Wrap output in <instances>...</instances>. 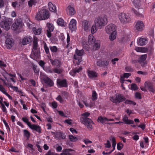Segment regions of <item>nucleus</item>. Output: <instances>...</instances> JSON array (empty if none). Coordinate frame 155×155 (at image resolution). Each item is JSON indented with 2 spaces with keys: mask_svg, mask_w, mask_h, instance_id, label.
<instances>
[{
  "mask_svg": "<svg viewBox=\"0 0 155 155\" xmlns=\"http://www.w3.org/2000/svg\"><path fill=\"white\" fill-rule=\"evenodd\" d=\"M89 21H88L84 20L83 22L82 26L85 31H87L90 28V25H88Z\"/></svg>",
  "mask_w": 155,
  "mask_h": 155,
  "instance_id": "26",
  "label": "nucleus"
},
{
  "mask_svg": "<svg viewBox=\"0 0 155 155\" xmlns=\"http://www.w3.org/2000/svg\"><path fill=\"white\" fill-rule=\"evenodd\" d=\"M35 1L34 0H30L28 2V4L29 7H31L33 5H35Z\"/></svg>",
  "mask_w": 155,
  "mask_h": 155,
  "instance_id": "52",
  "label": "nucleus"
},
{
  "mask_svg": "<svg viewBox=\"0 0 155 155\" xmlns=\"http://www.w3.org/2000/svg\"><path fill=\"white\" fill-rule=\"evenodd\" d=\"M125 70L127 72H131L133 71V69L130 66H126L125 67Z\"/></svg>",
  "mask_w": 155,
  "mask_h": 155,
  "instance_id": "54",
  "label": "nucleus"
},
{
  "mask_svg": "<svg viewBox=\"0 0 155 155\" xmlns=\"http://www.w3.org/2000/svg\"><path fill=\"white\" fill-rule=\"evenodd\" d=\"M105 30L107 33L110 34L114 31H116V26L113 24H110L106 27Z\"/></svg>",
  "mask_w": 155,
  "mask_h": 155,
  "instance_id": "9",
  "label": "nucleus"
},
{
  "mask_svg": "<svg viewBox=\"0 0 155 155\" xmlns=\"http://www.w3.org/2000/svg\"><path fill=\"white\" fill-rule=\"evenodd\" d=\"M6 44V47L8 49H10L14 45V41L13 39L12 38H6L5 41Z\"/></svg>",
  "mask_w": 155,
  "mask_h": 155,
  "instance_id": "14",
  "label": "nucleus"
},
{
  "mask_svg": "<svg viewBox=\"0 0 155 155\" xmlns=\"http://www.w3.org/2000/svg\"><path fill=\"white\" fill-rule=\"evenodd\" d=\"M147 43V40L145 38H140L138 42V44L140 46H143L146 45Z\"/></svg>",
  "mask_w": 155,
  "mask_h": 155,
  "instance_id": "27",
  "label": "nucleus"
},
{
  "mask_svg": "<svg viewBox=\"0 0 155 155\" xmlns=\"http://www.w3.org/2000/svg\"><path fill=\"white\" fill-rule=\"evenodd\" d=\"M54 137L55 138L60 140L61 139H65L66 136L63 132L58 131L56 132V135Z\"/></svg>",
  "mask_w": 155,
  "mask_h": 155,
  "instance_id": "18",
  "label": "nucleus"
},
{
  "mask_svg": "<svg viewBox=\"0 0 155 155\" xmlns=\"http://www.w3.org/2000/svg\"><path fill=\"white\" fill-rule=\"evenodd\" d=\"M122 120L125 124H133L134 123V121L131 120H129L128 117L126 115L124 116Z\"/></svg>",
  "mask_w": 155,
  "mask_h": 155,
  "instance_id": "24",
  "label": "nucleus"
},
{
  "mask_svg": "<svg viewBox=\"0 0 155 155\" xmlns=\"http://www.w3.org/2000/svg\"><path fill=\"white\" fill-rule=\"evenodd\" d=\"M49 48L52 53H56L58 51V48L56 46H50Z\"/></svg>",
  "mask_w": 155,
  "mask_h": 155,
  "instance_id": "45",
  "label": "nucleus"
},
{
  "mask_svg": "<svg viewBox=\"0 0 155 155\" xmlns=\"http://www.w3.org/2000/svg\"><path fill=\"white\" fill-rule=\"evenodd\" d=\"M29 127L32 130H34L38 132L39 134L41 133V127L38 125L36 124H32L30 125Z\"/></svg>",
  "mask_w": 155,
  "mask_h": 155,
  "instance_id": "22",
  "label": "nucleus"
},
{
  "mask_svg": "<svg viewBox=\"0 0 155 155\" xmlns=\"http://www.w3.org/2000/svg\"><path fill=\"white\" fill-rule=\"evenodd\" d=\"M48 7L49 10L52 12H55L56 11V6L54 5L51 2H49L48 3Z\"/></svg>",
  "mask_w": 155,
  "mask_h": 155,
  "instance_id": "28",
  "label": "nucleus"
},
{
  "mask_svg": "<svg viewBox=\"0 0 155 155\" xmlns=\"http://www.w3.org/2000/svg\"><path fill=\"white\" fill-rule=\"evenodd\" d=\"M0 91L4 94L6 92L5 88L1 85H0Z\"/></svg>",
  "mask_w": 155,
  "mask_h": 155,
  "instance_id": "62",
  "label": "nucleus"
},
{
  "mask_svg": "<svg viewBox=\"0 0 155 155\" xmlns=\"http://www.w3.org/2000/svg\"><path fill=\"white\" fill-rule=\"evenodd\" d=\"M22 120L23 121L26 123L27 125L29 127L30 125H31V124L30 122H29L28 119L26 117H24L22 118Z\"/></svg>",
  "mask_w": 155,
  "mask_h": 155,
  "instance_id": "43",
  "label": "nucleus"
},
{
  "mask_svg": "<svg viewBox=\"0 0 155 155\" xmlns=\"http://www.w3.org/2000/svg\"><path fill=\"white\" fill-rule=\"evenodd\" d=\"M144 25L143 22L141 21H138L136 23L135 28L138 31H141L143 29Z\"/></svg>",
  "mask_w": 155,
  "mask_h": 155,
  "instance_id": "11",
  "label": "nucleus"
},
{
  "mask_svg": "<svg viewBox=\"0 0 155 155\" xmlns=\"http://www.w3.org/2000/svg\"><path fill=\"white\" fill-rule=\"evenodd\" d=\"M97 65L99 67H104L107 66L109 64V61H102L99 60L96 62Z\"/></svg>",
  "mask_w": 155,
  "mask_h": 155,
  "instance_id": "15",
  "label": "nucleus"
},
{
  "mask_svg": "<svg viewBox=\"0 0 155 155\" xmlns=\"http://www.w3.org/2000/svg\"><path fill=\"white\" fill-rule=\"evenodd\" d=\"M87 73L88 76L90 78H96L97 77V73L95 71L88 70Z\"/></svg>",
  "mask_w": 155,
  "mask_h": 155,
  "instance_id": "21",
  "label": "nucleus"
},
{
  "mask_svg": "<svg viewBox=\"0 0 155 155\" xmlns=\"http://www.w3.org/2000/svg\"><path fill=\"white\" fill-rule=\"evenodd\" d=\"M69 28L72 31H74L76 30V21L75 20L72 19L71 20L69 25Z\"/></svg>",
  "mask_w": 155,
  "mask_h": 155,
  "instance_id": "16",
  "label": "nucleus"
},
{
  "mask_svg": "<svg viewBox=\"0 0 155 155\" xmlns=\"http://www.w3.org/2000/svg\"><path fill=\"white\" fill-rule=\"evenodd\" d=\"M118 17L121 22L123 24L129 22L131 21L130 18L124 13L120 14Z\"/></svg>",
  "mask_w": 155,
  "mask_h": 155,
  "instance_id": "6",
  "label": "nucleus"
},
{
  "mask_svg": "<svg viewBox=\"0 0 155 155\" xmlns=\"http://www.w3.org/2000/svg\"><path fill=\"white\" fill-rule=\"evenodd\" d=\"M135 97L137 99H140L142 98L141 94L139 92H136L135 94Z\"/></svg>",
  "mask_w": 155,
  "mask_h": 155,
  "instance_id": "53",
  "label": "nucleus"
},
{
  "mask_svg": "<svg viewBox=\"0 0 155 155\" xmlns=\"http://www.w3.org/2000/svg\"><path fill=\"white\" fill-rule=\"evenodd\" d=\"M58 68L56 67L53 70V72L57 74H60L63 72V70L61 68L58 69Z\"/></svg>",
  "mask_w": 155,
  "mask_h": 155,
  "instance_id": "40",
  "label": "nucleus"
},
{
  "mask_svg": "<svg viewBox=\"0 0 155 155\" xmlns=\"http://www.w3.org/2000/svg\"><path fill=\"white\" fill-rule=\"evenodd\" d=\"M116 98L117 101V104L120 103V102L125 101L126 98L125 96L120 94L116 95Z\"/></svg>",
  "mask_w": 155,
  "mask_h": 155,
  "instance_id": "17",
  "label": "nucleus"
},
{
  "mask_svg": "<svg viewBox=\"0 0 155 155\" xmlns=\"http://www.w3.org/2000/svg\"><path fill=\"white\" fill-rule=\"evenodd\" d=\"M57 85L58 87H67L68 82L66 79L58 78L57 79Z\"/></svg>",
  "mask_w": 155,
  "mask_h": 155,
  "instance_id": "7",
  "label": "nucleus"
},
{
  "mask_svg": "<svg viewBox=\"0 0 155 155\" xmlns=\"http://www.w3.org/2000/svg\"><path fill=\"white\" fill-rule=\"evenodd\" d=\"M48 58L50 60V62L53 66L56 68H59L61 65V61L58 59L52 60L51 58V56H48Z\"/></svg>",
  "mask_w": 155,
  "mask_h": 155,
  "instance_id": "10",
  "label": "nucleus"
},
{
  "mask_svg": "<svg viewBox=\"0 0 155 155\" xmlns=\"http://www.w3.org/2000/svg\"><path fill=\"white\" fill-rule=\"evenodd\" d=\"M131 89L133 90L136 91L137 89V85L135 84H132L131 85Z\"/></svg>",
  "mask_w": 155,
  "mask_h": 155,
  "instance_id": "51",
  "label": "nucleus"
},
{
  "mask_svg": "<svg viewBox=\"0 0 155 155\" xmlns=\"http://www.w3.org/2000/svg\"><path fill=\"white\" fill-rule=\"evenodd\" d=\"M139 10L137 9V11L135 10L134 8H132L131 9V11L132 12L134 13L136 15V16L140 17L143 18V15L141 14L138 11Z\"/></svg>",
  "mask_w": 155,
  "mask_h": 155,
  "instance_id": "34",
  "label": "nucleus"
},
{
  "mask_svg": "<svg viewBox=\"0 0 155 155\" xmlns=\"http://www.w3.org/2000/svg\"><path fill=\"white\" fill-rule=\"evenodd\" d=\"M123 145L122 143L119 142L117 144V148L118 150H121L123 148Z\"/></svg>",
  "mask_w": 155,
  "mask_h": 155,
  "instance_id": "50",
  "label": "nucleus"
},
{
  "mask_svg": "<svg viewBox=\"0 0 155 155\" xmlns=\"http://www.w3.org/2000/svg\"><path fill=\"white\" fill-rule=\"evenodd\" d=\"M107 118L106 117H103L102 116L99 117L97 119V121L98 122H100L101 123L104 124V122L106 121H107Z\"/></svg>",
  "mask_w": 155,
  "mask_h": 155,
  "instance_id": "36",
  "label": "nucleus"
},
{
  "mask_svg": "<svg viewBox=\"0 0 155 155\" xmlns=\"http://www.w3.org/2000/svg\"><path fill=\"white\" fill-rule=\"evenodd\" d=\"M67 14L70 16L74 15L76 12L74 8L71 5H69L66 9Z\"/></svg>",
  "mask_w": 155,
  "mask_h": 155,
  "instance_id": "19",
  "label": "nucleus"
},
{
  "mask_svg": "<svg viewBox=\"0 0 155 155\" xmlns=\"http://www.w3.org/2000/svg\"><path fill=\"white\" fill-rule=\"evenodd\" d=\"M3 121L4 124H5V126L6 128V129H8L9 130V131H10V128L8 124V123L6 122V120H5V119H3Z\"/></svg>",
  "mask_w": 155,
  "mask_h": 155,
  "instance_id": "59",
  "label": "nucleus"
},
{
  "mask_svg": "<svg viewBox=\"0 0 155 155\" xmlns=\"http://www.w3.org/2000/svg\"><path fill=\"white\" fill-rule=\"evenodd\" d=\"M32 38L30 36H26L23 39L22 43L23 45L29 44L31 42Z\"/></svg>",
  "mask_w": 155,
  "mask_h": 155,
  "instance_id": "20",
  "label": "nucleus"
},
{
  "mask_svg": "<svg viewBox=\"0 0 155 155\" xmlns=\"http://www.w3.org/2000/svg\"><path fill=\"white\" fill-rule=\"evenodd\" d=\"M1 22H0V26L2 28H3L6 31H8L10 29V26L13 23L12 19L7 18L5 17H3Z\"/></svg>",
  "mask_w": 155,
  "mask_h": 155,
  "instance_id": "4",
  "label": "nucleus"
},
{
  "mask_svg": "<svg viewBox=\"0 0 155 155\" xmlns=\"http://www.w3.org/2000/svg\"><path fill=\"white\" fill-rule=\"evenodd\" d=\"M39 65L43 69H44L45 67H44V65L45 64V62L44 61L42 60H41L39 62Z\"/></svg>",
  "mask_w": 155,
  "mask_h": 155,
  "instance_id": "58",
  "label": "nucleus"
},
{
  "mask_svg": "<svg viewBox=\"0 0 155 155\" xmlns=\"http://www.w3.org/2000/svg\"><path fill=\"white\" fill-rule=\"evenodd\" d=\"M94 38V37L92 35H89L88 42L90 44H93L95 42V40Z\"/></svg>",
  "mask_w": 155,
  "mask_h": 155,
  "instance_id": "35",
  "label": "nucleus"
},
{
  "mask_svg": "<svg viewBox=\"0 0 155 155\" xmlns=\"http://www.w3.org/2000/svg\"><path fill=\"white\" fill-rule=\"evenodd\" d=\"M131 75V73H125L123 74V77L124 78H128Z\"/></svg>",
  "mask_w": 155,
  "mask_h": 155,
  "instance_id": "61",
  "label": "nucleus"
},
{
  "mask_svg": "<svg viewBox=\"0 0 155 155\" xmlns=\"http://www.w3.org/2000/svg\"><path fill=\"white\" fill-rule=\"evenodd\" d=\"M32 30L34 34L38 35H40L41 34L42 30L41 28H40L37 29L35 27H33Z\"/></svg>",
  "mask_w": 155,
  "mask_h": 155,
  "instance_id": "30",
  "label": "nucleus"
},
{
  "mask_svg": "<svg viewBox=\"0 0 155 155\" xmlns=\"http://www.w3.org/2000/svg\"><path fill=\"white\" fill-rule=\"evenodd\" d=\"M124 103L126 104H128L130 105H136V103L130 100L127 99L124 102Z\"/></svg>",
  "mask_w": 155,
  "mask_h": 155,
  "instance_id": "44",
  "label": "nucleus"
},
{
  "mask_svg": "<svg viewBox=\"0 0 155 155\" xmlns=\"http://www.w3.org/2000/svg\"><path fill=\"white\" fill-rule=\"evenodd\" d=\"M70 140L72 142H76L78 140V138L73 135H70L69 136Z\"/></svg>",
  "mask_w": 155,
  "mask_h": 155,
  "instance_id": "41",
  "label": "nucleus"
},
{
  "mask_svg": "<svg viewBox=\"0 0 155 155\" xmlns=\"http://www.w3.org/2000/svg\"><path fill=\"white\" fill-rule=\"evenodd\" d=\"M42 79L45 83L49 87H52L54 85L53 81L49 78L45 76Z\"/></svg>",
  "mask_w": 155,
  "mask_h": 155,
  "instance_id": "12",
  "label": "nucleus"
},
{
  "mask_svg": "<svg viewBox=\"0 0 155 155\" xmlns=\"http://www.w3.org/2000/svg\"><path fill=\"white\" fill-rule=\"evenodd\" d=\"M56 100L60 101L61 103H62L64 101L62 97L60 95H58V97L56 98Z\"/></svg>",
  "mask_w": 155,
  "mask_h": 155,
  "instance_id": "56",
  "label": "nucleus"
},
{
  "mask_svg": "<svg viewBox=\"0 0 155 155\" xmlns=\"http://www.w3.org/2000/svg\"><path fill=\"white\" fill-rule=\"evenodd\" d=\"M82 69V67H80L78 68H76L70 71V74L72 76H74L77 73H79Z\"/></svg>",
  "mask_w": 155,
  "mask_h": 155,
  "instance_id": "23",
  "label": "nucleus"
},
{
  "mask_svg": "<svg viewBox=\"0 0 155 155\" xmlns=\"http://www.w3.org/2000/svg\"><path fill=\"white\" fill-rule=\"evenodd\" d=\"M44 48L46 53L47 54H48L49 52V49L47 46L46 43H45L44 45Z\"/></svg>",
  "mask_w": 155,
  "mask_h": 155,
  "instance_id": "55",
  "label": "nucleus"
},
{
  "mask_svg": "<svg viewBox=\"0 0 155 155\" xmlns=\"http://www.w3.org/2000/svg\"><path fill=\"white\" fill-rule=\"evenodd\" d=\"M107 19L105 16L98 17L95 20V25L99 28L104 26L107 23Z\"/></svg>",
  "mask_w": 155,
  "mask_h": 155,
  "instance_id": "5",
  "label": "nucleus"
},
{
  "mask_svg": "<svg viewBox=\"0 0 155 155\" xmlns=\"http://www.w3.org/2000/svg\"><path fill=\"white\" fill-rule=\"evenodd\" d=\"M23 132L24 135L26 138V139L27 140H29L31 136L30 133L27 130H23Z\"/></svg>",
  "mask_w": 155,
  "mask_h": 155,
  "instance_id": "32",
  "label": "nucleus"
},
{
  "mask_svg": "<svg viewBox=\"0 0 155 155\" xmlns=\"http://www.w3.org/2000/svg\"><path fill=\"white\" fill-rule=\"evenodd\" d=\"M110 34L111 35L109 36V39L111 41H113L116 38V31H114V32Z\"/></svg>",
  "mask_w": 155,
  "mask_h": 155,
  "instance_id": "37",
  "label": "nucleus"
},
{
  "mask_svg": "<svg viewBox=\"0 0 155 155\" xmlns=\"http://www.w3.org/2000/svg\"><path fill=\"white\" fill-rule=\"evenodd\" d=\"M57 23L60 26L65 27L66 26V23L64 22L63 19L61 18H59L57 20Z\"/></svg>",
  "mask_w": 155,
  "mask_h": 155,
  "instance_id": "29",
  "label": "nucleus"
},
{
  "mask_svg": "<svg viewBox=\"0 0 155 155\" xmlns=\"http://www.w3.org/2000/svg\"><path fill=\"white\" fill-rule=\"evenodd\" d=\"M97 94L95 91H92V95L91 97V99L94 101L96 100L97 99Z\"/></svg>",
  "mask_w": 155,
  "mask_h": 155,
  "instance_id": "39",
  "label": "nucleus"
},
{
  "mask_svg": "<svg viewBox=\"0 0 155 155\" xmlns=\"http://www.w3.org/2000/svg\"><path fill=\"white\" fill-rule=\"evenodd\" d=\"M110 100L113 103L117 104V101L116 98V97H110Z\"/></svg>",
  "mask_w": 155,
  "mask_h": 155,
  "instance_id": "60",
  "label": "nucleus"
},
{
  "mask_svg": "<svg viewBox=\"0 0 155 155\" xmlns=\"http://www.w3.org/2000/svg\"><path fill=\"white\" fill-rule=\"evenodd\" d=\"M90 115V113L88 112L82 114L81 116L83 117H81L80 120L81 123L86 126L88 128L91 129L92 128L91 124L93 123V122L91 119L87 118Z\"/></svg>",
  "mask_w": 155,
  "mask_h": 155,
  "instance_id": "3",
  "label": "nucleus"
},
{
  "mask_svg": "<svg viewBox=\"0 0 155 155\" xmlns=\"http://www.w3.org/2000/svg\"><path fill=\"white\" fill-rule=\"evenodd\" d=\"M94 48H95V50H98L100 48V45L99 44L98 42H94Z\"/></svg>",
  "mask_w": 155,
  "mask_h": 155,
  "instance_id": "57",
  "label": "nucleus"
},
{
  "mask_svg": "<svg viewBox=\"0 0 155 155\" xmlns=\"http://www.w3.org/2000/svg\"><path fill=\"white\" fill-rule=\"evenodd\" d=\"M44 69L47 72L50 73H52L53 72V70L51 69V67H46Z\"/></svg>",
  "mask_w": 155,
  "mask_h": 155,
  "instance_id": "47",
  "label": "nucleus"
},
{
  "mask_svg": "<svg viewBox=\"0 0 155 155\" xmlns=\"http://www.w3.org/2000/svg\"><path fill=\"white\" fill-rule=\"evenodd\" d=\"M147 56L146 54L141 55L140 57V60H139V61H140V63H141L145 61L146 59Z\"/></svg>",
  "mask_w": 155,
  "mask_h": 155,
  "instance_id": "42",
  "label": "nucleus"
},
{
  "mask_svg": "<svg viewBox=\"0 0 155 155\" xmlns=\"http://www.w3.org/2000/svg\"><path fill=\"white\" fill-rule=\"evenodd\" d=\"M47 25L48 27V30H49V31H53L54 28V26L52 24L47 23Z\"/></svg>",
  "mask_w": 155,
  "mask_h": 155,
  "instance_id": "38",
  "label": "nucleus"
},
{
  "mask_svg": "<svg viewBox=\"0 0 155 155\" xmlns=\"http://www.w3.org/2000/svg\"><path fill=\"white\" fill-rule=\"evenodd\" d=\"M9 87L12 88L14 91H16V92H17L18 90V88L17 87L14 86L12 85L11 84H10Z\"/></svg>",
  "mask_w": 155,
  "mask_h": 155,
  "instance_id": "63",
  "label": "nucleus"
},
{
  "mask_svg": "<svg viewBox=\"0 0 155 155\" xmlns=\"http://www.w3.org/2000/svg\"><path fill=\"white\" fill-rule=\"evenodd\" d=\"M140 0H134L133 1V4L136 8L139 9V7L140 5Z\"/></svg>",
  "mask_w": 155,
  "mask_h": 155,
  "instance_id": "33",
  "label": "nucleus"
},
{
  "mask_svg": "<svg viewBox=\"0 0 155 155\" xmlns=\"http://www.w3.org/2000/svg\"><path fill=\"white\" fill-rule=\"evenodd\" d=\"M148 89L150 91L152 92H154L155 91L154 89L153 88V86L151 84H149L148 85Z\"/></svg>",
  "mask_w": 155,
  "mask_h": 155,
  "instance_id": "48",
  "label": "nucleus"
},
{
  "mask_svg": "<svg viewBox=\"0 0 155 155\" xmlns=\"http://www.w3.org/2000/svg\"><path fill=\"white\" fill-rule=\"evenodd\" d=\"M84 51L83 49L79 50L76 49L75 51V53L74 55V59L76 60L78 59V57H82L84 54Z\"/></svg>",
  "mask_w": 155,
  "mask_h": 155,
  "instance_id": "13",
  "label": "nucleus"
},
{
  "mask_svg": "<svg viewBox=\"0 0 155 155\" xmlns=\"http://www.w3.org/2000/svg\"><path fill=\"white\" fill-rule=\"evenodd\" d=\"M22 24V22L21 18L16 19L12 25V29L14 30H16L21 27Z\"/></svg>",
  "mask_w": 155,
  "mask_h": 155,
  "instance_id": "8",
  "label": "nucleus"
},
{
  "mask_svg": "<svg viewBox=\"0 0 155 155\" xmlns=\"http://www.w3.org/2000/svg\"><path fill=\"white\" fill-rule=\"evenodd\" d=\"M112 146L113 148V149L112 150H113V151L115 149V146L116 145V140L114 137H113V138H112Z\"/></svg>",
  "mask_w": 155,
  "mask_h": 155,
  "instance_id": "49",
  "label": "nucleus"
},
{
  "mask_svg": "<svg viewBox=\"0 0 155 155\" xmlns=\"http://www.w3.org/2000/svg\"><path fill=\"white\" fill-rule=\"evenodd\" d=\"M73 150L71 149L64 150L62 153L60 155H72L70 153V151H73Z\"/></svg>",
  "mask_w": 155,
  "mask_h": 155,
  "instance_id": "31",
  "label": "nucleus"
},
{
  "mask_svg": "<svg viewBox=\"0 0 155 155\" xmlns=\"http://www.w3.org/2000/svg\"><path fill=\"white\" fill-rule=\"evenodd\" d=\"M97 27L95 25H93L91 29V33L93 34L97 30Z\"/></svg>",
  "mask_w": 155,
  "mask_h": 155,
  "instance_id": "46",
  "label": "nucleus"
},
{
  "mask_svg": "<svg viewBox=\"0 0 155 155\" xmlns=\"http://www.w3.org/2000/svg\"><path fill=\"white\" fill-rule=\"evenodd\" d=\"M50 16L48 11L43 8L39 11L36 14L35 19L38 21L45 20L48 19Z\"/></svg>",
  "mask_w": 155,
  "mask_h": 155,
  "instance_id": "1",
  "label": "nucleus"
},
{
  "mask_svg": "<svg viewBox=\"0 0 155 155\" xmlns=\"http://www.w3.org/2000/svg\"><path fill=\"white\" fill-rule=\"evenodd\" d=\"M135 50L138 52L143 53H146L148 51V49L146 48L137 47L135 48Z\"/></svg>",
  "mask_w": 155,
  "mask_h": 155,
  "instance_id": "25",
  "label": "nucleus"
},
{
  "mask_svg": "<svg viewBox=\"0 0 155 155\" xmlns=\"http://www.w3.org/2000/svg\"><path fill=\"white\" fill-rule=\"evenodd\" d=\"M33 46V49L32 50V52H33V54H31L30 57L33 59L36 60L39 57L40 52L39 49L38 48V38L35 36L34 37Z\"/></svg>",
  "mask_w": 155,
  "mask_h": 155,
  "instance_id": "2",
  "label": "nucleus"
},
{
  "mask_svg": "<svg viewBox=\"0 0 155 155\" xmlns=\"http://www.w3.org/2000/svg\"><path fill=\"white\" fill-rule=\"evenodd\" d=\"M1 105L3 112H7L6 108L4 104H1Z\"/></svg>",
  "mask_w": 155,
  "mask_h": 155,
  "instance_id": "64",
  "label": "nucleus"
}]
</instances>
